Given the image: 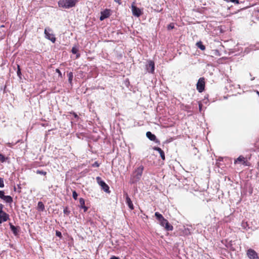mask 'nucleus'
I'll return each mask as SVG.
<instances>
[{
	"label": "nucleus",
	"instance_id": "nucleus-1",
	"mask_svg": "<svg viewBox=\"0 0 259 259\" xmlns=\"http://www.w3.org/2000/svg\"><path fill=\"white\" fill-rule=\"evenodd\" d=\"M144 168V166L140 165L133 171L130 177V184H135L141 180L143 175Z\"/></svg>",
	"mask_w": 259,
	"mask_h": 259
},
{
	"label": "nucleus",
	"instance_id": "nucleus-2",
	"mask_svg": "<svg viewBox=\"0 0 259 259\" xmlns=\"http://www.w3.org/2000/svg\"><path fill=\"white\" fill-rule=\"evenodd\" d=\"M78 0H60L58 5L60 7L65 9H69L74 7Z\"/></svg>",
	"mask_w": 259,
	"mask_h": 259
},
{
	"label": "nucleus",
	"instance_id": "nucleus-3",
	"mask_svg": "<svg viewBox=\"0 0 259 259\" xmlns=\"http://www.w3.org/2000/svg\"><path fill=\"white\" fill-rule=\"evenodd\" d=\"M45 37L54 43L56 41V37L52 33V30L50 27H46L44 31Z\"/></svg>",
	"mask_w": 259,
	"mask_h": 259
},
{
	"label": "nucleus",
	"instance_id": "nucleus-4",
	"mask_svg": "<svg viewBox=\"0 0 259 259\" xmlns=\"http://www.w3.org/2000/svg\"><path fill=\"white\" fill-rule=\"evenodd\" d=\"M205 79L203 77H201L198 79L196 84V88L199 93H202L204 90Z\"/></svg>",
	"mask_w": 259,
	"mask_h": 259
},
{
	"label": "nucleus",
	"instance_id": "nucleus-5",
	"mask_svg": "<svg viewBox=\"0 0 259 259\" xmlns=\"http://www.w3.org/2000/svg\"><path fill=\"white\" fill-rule=\"evenodd\" d=\"M96 180L98 184L101 187L102 189L106 192L109 193V186L103 181L99 177L96 178Z\"/></svg>",
	"mask_w": 259,
	"mask_h": 259
},
{
	"label": "nucleus",
	"instance_id": "nucleus-6",
	"mask_svg": "<svg viewBox=\"0 0 259 259\" xmlns=\"http://www.w3.org/2000/svg\"><path fill=\"white\" fill-rule=\"evenodd\" d=\"M160 225L164 227L166 231H172L173 230V227L171 226L168 222L164 218V220H161L159 221Z\"/></svg>",
	"mask_w": 259,
	"mask_h": 259
},
{
	"label": "nucleus",
	"instance_id": "nucleus-7",
	"mask_svg": "<svg viewBox=\"0 0 259 259\" xmlns=\"http://www.w3.org/2000/svg\"><path fill=\"white\" fill-rule=\"evenodd\" d=\"M247 255L249 259H258L257 253L251 248L247 250Z\"/></svg>",
	"mask_w": 259,
	"mask_h": 259
},
{
	"label": "nucleus",
	"instance_id": "nucleus-8",
	"mask_svg": "<svg viewBox=\"0 0 259 259\" xmlns=\"http://www.w3.org/2000/svg\"><path fill=\"white\" fill-rule=\"evenodd\" d=\"M132 11L133 15L136 16L137 17H140L142 15L141 10L137 8L135 5L134 3L132 4L131 6Z\"/></svg>",
	"mask_w": 259,
	"mask_h": 259
},
{
	"label": "nucleus",
	"instance_id": "nucleus-9",
	"mask_svg": "<svg viewBox=\"0 0 259 259\" xmlns=\"http://www.w3.org/2000/svg\"><path fill=\"white\" fill-rule=\"evenodd\" d=\"M146 68L148 72L154 73L155 69L154 62L151 60L149 61L148 64L146 65Z\"/></svg>",
	"mask_w": 259,
	"mask_h": 259
},
{
	"label": "nucleus",
	"instance_id": "nucleus-10",
	"mask_svg": "<svg viewBox=\"0 0 259 259\" xmlns=\"http://www.w3.org/2000/svg\"><path fill=\"white\" fill-rule=\"evenodd\" d=\"M109 16H110V11L109 10L106 9L105 11L101 12L100 19V20L102 21V20H104L105 19L109 17Z\"/></svg>",
	"mask_w": 259,
	"mask_h": 259
},
{
	"label": "nucleus",
	"instance_id": "nucleus-11",
	"mask_svg": "<svg viewBox=\"0 0 259 259\" xmlns=\"http://www.w3.org/2000/svg\"><path fill=\"white\" fill-rule=\"evenodd\" d=\"M146 136L151 141H154L156 143L159 142V141L156 139V136L150 132H147L146 133Z\"/></svg>",
	"mask_w": 259,
	"mask_h": 259
},
{
	"label": "nucleus",
	"instance_id": "nucleus-12",
	"mask_svg": "<svg viewBox=\"0 0 259 259\" xmlns=\"http://www.w3.org/2000/svg\"><path fill=\"white\" fill-rule=\"evenodd\" d=\"M9 219V215L5 212L0 213V224L3 222H6Z\"/></svg>",
	"mask_w": 259,
	"mask_h": 259
},
{
	"label": "nucleus",
	"instance_id": "nucleus-13",
	"mask_svg": "<svg viewBox=\"0 0 259 259\" xmlns=\"http://www.w3.org/2000/svg\"><path fill=\"white\" fill-rule=\"evenodd\" d=\"M125 199H126V203L127 204L128 206L131 209H134V207L133 205V204L132 203V201L130 198L128 197L127 193L125 194Z\"/></svg>",
	"mask_w": 259,
	"mask_h": 259
},
{
	"label": "nucleus",
	"instance_id": "nucleus-14",
	"mask_svg": "<svg viewBox=\"0 0 259 259\" xmlns=\"http://www.w3.org/2000/svg\"><path fill=\"white\" fill-rule=\"evenodd\" d=\"M153 150L158 151L160 154V156L162 160H165V155L163 151L159 147H153Z\"/></svg>",
	"mask_w": 259,
	"mask_h": 259
},
{
	"label": "nucleus",
	"instance_id": "nucleus-15",
	"mask_svg": "<svg viewBox=\"0 0 259 259\" xmlns=\"http://www.w3.org/2000/svg\"><path fill=\"white\" fill-rule=\"evenodd\" d=\"M10 229H11V231H12V232L13 233V234L15 236H17L18 234V228L14 226V225H13L11 223H10Z\"/></svg>",
	"mask_w": 259,
	"mask_h": 259
},
{
	"label": "nucleus",
	"instance_id": "nucleus-16",
	"mask_svg": "<svg viewBox=\"0 0 259 259\" xmlns=\"http://www.w3.org/2000/svg\"><path fill=\"white\" fill-rule=\"evenodd\" d=\"M242 162L243 164H245V158L243 156H240L238 158H237L234 161V163H241Z\"/></svg>",
	"mask_w": 259,
	"mask_h": 259
},
{
	"label": "nucleus",
	"instance_id": "nucleus-17",
	"mask_svg": "<svg viewBox=\"0 0 259 259\" xmlns=\"http://www.w3.org/2000/svg\"><path fill=\"white\" fill-rule=\"evenodd\" d=\"M37 209L39 211H44L45 209V205L41 201H39L37 204Z\"/></svg>",
	"mask_w": 259,
	"mask_h": 259
},
{
	"label": "nucleus",
	"instance_id": "nucleus-18",
	"mask_svg": "<svg viewBox=\"0 0 259 259\" xmlns=\"http://www.w3.org/2000/svg\"><path fill=\"white\" fill-rule=\"evenodd\" d=\"M155 216L156 217L157 220L158 221H161V220H164V217L162 216V214H161L158 212H156L155 213Z\"/></svg>",
	"mask_w": 259,
	"mask_h": 259
},
{
	"label": "nucleus",
	"instance_id": "nucleus-19",
	"mask_svg": "<svg viewBox=\"0 0 259 259\" xmlns=\"http://www.w3.org/2000/svg\"><path fill=\"white\" fill-rule=\"evenodd\" d=\"M78 49L76 47H73L72 48L71 52L74 54H76V58H78L80 56V54L78 53Z\"/></svg>",
	"mask_w": 259,
	"mask_h": 259
},
{
	"label": "nucleus",
	"instance_id": "nucleus-20",
	"mask_svg": "<svg viewBox=\"0 0 259 259\" xmlns=\"http://www.w3.org/2000/svg\"><path fill=\"white\" fill-rule=\"evenodd\" d=\"M3 200L7 203H11L13 202V198L10 196H6Z\"/></svg>",
	"mask_w": 259,
	"mask_h": 259
},
{
	"label": "nucleus",
	"instance_id": "nucleus-21",
	"mask_svg": "<svg viewBox=\"0 0 259 259\" xmlns=\"http://www.w3.org/2000/svg\"><path fill=\"white\" fill-rule=\"evenodd\" d=\"M196 46L198 48L202 51L205 49V46L202 44V42L201 41L197 42L196 43Z\"/></svg>",
	"mask_w": 259,
	"mask_h": 259
},
{
	"label": "nucleus",
	"instance_id": "nucleus-22",
	"mask_svg": "<svg viewBox=\"0 0 259 259\" xmlns=\"http://www.w3.org/2000/svg\"><path fill=\"white\" fill-rule=\"evenodd\" d=\"M68 80L70 83H71L73 77V73L70 72L68 74Z\"/></svg>",
	"mask_w": 259,
	"mask_h": 259
},
{
	"label": "nucleus",
	"instance_id": "nucleus-23",
	"mask_svg": "<svg viewBox=\"0 0 259 259\" xmlns=\"http://www.w3.org/2000/svg\"><path fill=\"white\" fill-rule=\"evenodd\" d=\"M79 203L80 207H81L82 206H84L85 205V202L83 198H80L79 199Z\"/></svg>",
	"mask_w": 259,
	"mask_h": 259
},
{
	"label": "nucleus",
	"instance_id": "nucleus-24",
	"mask_svg": "<svg viewBox=\"0 0 259 259\" xmlns=\"http://www.w3.org/2000/svg\"><path fill=\"white\" fill-rule=\"evenodd\" d=\"M63 212L65 214L68 215L70 213V211L67 207H65L64 208Z\"/></svg>",
	"mask_w": 259,
	"mask_h": 259
},
{
	"label": "nucleus",
	"instance_id": "nucleus-25",
	"mask_svg": "<svg viewBox=\"0 0 259 259\" xmlns=\"http://www.w3.org/2000/svg\"><path fill=\"white\" fill-rule=\"evenodd\" d=\"M36 172L37 174L41 175H46L47 174V172L40 170H37Z\"/></svg>",
	"mask_w": 259,
	"mask_h": 259
},
{
	"label": "nucleus",
	"instance_id": "nucleus-26",
	"mask_svg": "<svg viewBox=\"0 0 259 259\" xmlns=\"http://www.w3.org/2000/svg\"><path fill=\"white\" fill-rule=\"evenodd\" d=\"M6 196L5 195V193L4 191L1 190L0 191V198L3 199L5 198Z\"/></svg>",
	"mask_w": 259,
	"mask_h": 259
},
{
	"label": "nucleus",
	"instance_id": "nucleus-27",
	"mask_svg": "<svg viewBox=\"0 0 259 259\" xmlns=\"http://www.w3.org/2000/svg\"><path fill=\"white\" fill-rule=\"evenodd\" d=\"M78 194L75 191H73L72 192V197L75 199L76 200L77 198Z\"/></svg>",
	"mask_w": 259,
	"mask_h": 259
},
{
	"label": "nucleus",
	"instance_id": "nucleus-28",
	"mask_svg": "<svg viewBox=\"0 0 259 259\" xmlns=\"http://www.w3.org/2000/svg\"><path fill=\"white\" fill-rule=\"evenodd\" d=\"M6 160L5 157L2 154H0V161L1 162H4Z\"/></svg>",
	"mask_w": 259,
	"mask_h": 259
},
{
	"label": "nucleus",
	"instance_id": "nucleus-29",
	"mask_svg": "<svg viewBox=\"0 0 259 259\" xmlns=\"http://www.w3.org/2000/svg\"><path fill=\"white\" fill-rule=\"evenodd\" d=\"M173 28H174V23H170L168 26H167V29L168 30H171V29H172Z\"/></svg>",
	"mask_w": 259,
	"mask_h": 259
},
{
	"label": "nucleus",
	"instance_id": "nucleus-30",
	"mask_svg": "<svg viewBox=\"0 0 259 259\" xmlns=\"http://www.w3.org/2000/svg\"><path fill=\"white\" fill-rule=\"evenodd\" d=\"M0 187L1 188L4 187V180H3V179L2 178H0Z\"/></svg>",
	"mask_w": 259,
	"mask_h": 259
},
{
	"label": "nucleus",
	"instance_id": "nucleus-31",
	"mask_svg": "<svg viewBox=\"0 0 259 259\" xmlns=\"http://www.w3.org/2000/svg\"><path fill=\"white\" fill-rule=\"evenodd\" d=\"M227 2H233L235 3L236 4H239L238 0H225Z\"/></svg>",
	"mask_w": 259,
	"mask_h": 259
},
{
	"label": "nucleus",
	"instance_id": "nucleus-32",
	"mask_svg": "<svg viewBox=\"0 0 259 259\" xmlns=\"http://www.w3.org/2000/svg\"><path fill=\"white\" fill-rule=\"evenodd\" d=\"M56 235L57 236H58L59 237H62V234L59 231H56Z\"/></svg>",
	"mask_w": 259,
	"mask_h": 259
},
{
	"label": "nucleus",
	"instance_id": "nucleus-33",
	"mask_svg": "<svg viewBox=\"0 0 259 259\" xmlns=\"http://www.w3.org/2000/svg\"><path fill=\"white\" fill-rule=\"evenodd\" d=\"M4 207V205L2 204H0V213H2V212H4L3 209Z\"/></svg>",
	"mask_w": 259,
	"mask_h": 259
},
{
	"label": "nucleus",
	"instance_id": "nucleus-34",
	"mask_svg": "<svg viewBox=\"0 0 259 259\" xmlns=\"http://www.w3.org/2000/svg\"><path fill=\"white\" fill-rule=\"evenodd\" d=\"M56 72H57L60 76H62V73L59 69H56Z\"/></svg>",
	"mask_w": 259,
	"mask_h": 259
},
{
	"label": "nucleus",
	"instance_id": "nucleus-35",
	"mask_svg": "<svg viewBox=\"0 0 259 259\" xmlns=\"http://www.w3.org/2000/svg\"><path fill=\"white\" fill-rule=\"evenodd\" d=\"M93 166H94V167H99V164L97 162H95L93 164Z\"/></svg>",
	"mask_w": 259,
	"mask_h": 259
},
{
	"label": "nucleus",
	"instance_id": "nucleus-36",
	"mask_svg": "<svg viewBox=\"0 0 259 259\" xmlns=\"http://www.w3.org/2000/svg\"><path fill=\"white\" fill-rule=\"evenodd\" d=\"M81 208L83 209L84 212H86L88 209V208L85 205L84 206H82Z\"/></svg>",
	"mask_w": 259,
	"mask_h": 259
},
{
	"label": "nucleus",
	"instance_id": "nucleus-37",
	"mask_svg": "<svg viewBox=\"0 0 259 259\" xmlns=\"http://www.w3.org/2000/svg\"><path fill=\"white\" fill-rule=\"evenodd\" d=\"M17 74L18 75H20V74H21V71H20V69L19 68V66H18V71H17Z\"/></svg>",
	"mask_w": 259,
	"mask_h": 259
},
{
	"label": "nucleus",
	"instance_id": "nucleus-38",
	"mask_svg": "<svg viewBox=\"0 0 259 259\" xmlns=\"http://www.w3.org/2000/svg\"><path fill=\"white\" fill-rule=\"evenodd\" d=\"M110 259H119V258L115 256H112Z\"/></svg>",
	"mask_w": 259,
	"mask_h": 259
},
{
	"label": "nucleus",
	"instance_id": "nucleus-39",
	"mask_svg": "<svg viewBox=\"0 0 259 259\" xmlns=\"http://www.w3.org/2000/svg\"><path fill=\"white\" fill-rule=\"evenodd\" d=\"M201 108H202V104L201 103H199V108L200 111H201Z\"/></svg>",
	"mask_w": 259,
	"mask_h": 259
},
{
	"label": "nucleus",
	"instance_id": "nucleus-40",
	"mask_svg": "<svg viewBox=\"0 0 259 259\" xmlns=\"http://www.w3.org/2000/svg\"><path fill=\"white\" fill-rule=\"evenodd\" d=\"M120 1L121 0H114V1L117 3H118L119 4H120L121 3H120Z\"/></svg>",
	"mask_w": 259,
	"mask_h": 259
},
{
	"label": "nucleus",
	"instance_id": "nucleus-41",
	"mask_svg": "<svg viewBox=\"0 0 259 259\" xmlns=\"http://www.w3.org/2000/svg\"><path fill=\"white\" fill-rule=\"evenodd\" d=\"M73 115H74L75 118H77L78 117L77 115L75 113H73Z\"/></svg>",
	"mask_w": 259,
	"mask_h": 259
},
{
	"label": "nucleus",
	"instance_id": "nucleus-42",
	"mask_svg": "<svg viewBox=\"0 0 259 259\" xmlns=\"http://www.w3.org/2000/svg\"><path fill=\"white\" fill-rule=\"evenodd\" d=\"M245 226H247V224H244V223H242V226L245 228Z\"/></svg>",
	"mask_w": 259,
	"mask_h": 259
}]
</instances>
